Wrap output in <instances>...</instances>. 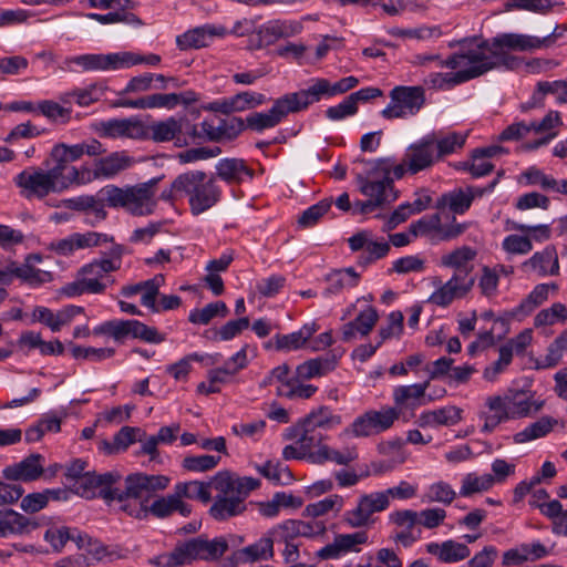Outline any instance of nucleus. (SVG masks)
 I'll use <instances>...</instances> for the list:
<instances>
[{"label":"nucleus","instance_id":"1","mask_svg":"<svg viewBox=\"0 0 567 567\" xmlns=\"http://www.w3.org/2000/svg\"><path fill=\"white\" fill-rule=\"evenodd\" d=\"M171 478L166 475H148L133 473L124 480V492H114L113 496L122 504L121 509L128 515L144 519L150 514L157 518H165L177 512L187 517L192 513V506L178 498L175 491L172 494L156 498L151 505L153 494L164 491L169 485Z\"/></svg>","mask_w":567,"mask_h":567},{"label":"nucleus","instance_id":"2","mask_svg":"<svg viewBox=\"0 0 567 567\" xmlns=\"http://www.w3.org/2000/svg\"><path fill=\"white\" fill-rule=\"evenodd\" d=\"M285 440L293 441L282 449V458L286 461L305 460L311 464L333 462L338 465H348L358 458L355 445H344L340 449L324 443L326 436L321 432L311 431L296 422L287 427L282 434Z\"/></svg>","mask_w":567,"mask_h":567},{"label":"nucleus","instance_id":"3","mask_svg":"<svg viewBox=\"0 0 567 567\" xmlns=\"http://www.w3.org/2000/svg\"><path fill=\"white\" fill-rule=\"evenodd\" d=\"M446 69L464 83L499 68L498 55L488 41H470L447 58Z\"/></svg>","mask_w":567,"mask_h":567},{"label":"nucleus","instance_id":"4","mask_svg":"<svg viewBox=\"0 0 567 567\" xmlns=\"http://www.w3.org/2000/svg\"><path fill=\"white\" fill-rule=\"evenodd\" d=\"M364 172L357 176L360 193L374 200L381 207L398 198L393 181V158L383 157L372 161H360Z\"/></svg>","mask_w":567,"mask_h":567},{"label":"nucleus","instance_id":"5","mask_svg":"<svg viewBox=\"0 0 567 567\" xmlns=\"http://www.w3.org/2000/svg\"><path fill=\"white\" fill-rule=\"evenodd\" d=\"M210 484L217 493L215 503L209 509L215 519L224 520L245 511L247 477H239L230 472L221 471L210 480Z\"/></svg>","mask_w":567,"mask_h":567},{"label":"nucleus","instance_id":"6","mask_svg":"<svg viewBox=\"0 0 567 567\" xmlns=\"http://www.w3.org/2000/svg\"><path fill=\"white\" fill-rule=\"evenodd\" d=\"M174 188L187 198L193 215H199L217 204L220 189L214 178L202 171H190L174 179Z\"/></svg>","mask_w":567,"mask_h":567},{"label":"nucleus","instance_id":"7","mask_svg":"<svg viewBox=\"0 0 567 567\" xmlns=\"http://www.w3.org/2000/svg\"><path fill=\"white\" fill-rule=\"evenodd\" d=\"M13 183L19 188L20 195L29 200H41L50 194L62 193L68 184L64 174L54 166L50 169L28 167L14 176Z\"/></svg>","mask_w":567,"mask_h":567},{"label":"nucleus","instance_id":"8","mask_svg":"<svg viewBox=\"0 0 567 567\" xmlns=\"http://www.w3.org/2000/svg\"><path fill=\"white\" fill-rule=\"evenodd\" d=\"M398 420L399 411L391 409L389 405H384L380 410L370 409L354 417L339 433L338 439L343 440L348 436L363 439L379 435L390 430Z\"/></svg>","mask_w":567,"mask_h":567},{"label":"nucleus","instance_id":"9","mask_svg":"<svg viewBox=\"0 0 567 567\" xmlns=\"http://www.w3.org/2000/svg\"><path fill=\"white\" fill-rule=\"evenodd\" d=\"M124 252L125 249L122 245L113 244L103 258L94 259L79 269L78 272L90 293H102L105 291L109 274L121 268Z\"/></svg>","mask_w":567,"mask_h":567},{"label":"nucleus","instance_id":"10","mask_svg":"<svg viewBox=\"0 0 567 567\" xmlns=\"http://www.w3.org/2000/svg\"><path fill=\"white\" fill-rule=\"evenodd\" d=\"M431 136H423L410 144L401 163L393 161V177L403 178L405 175H416L431 169L437 162V153Z\"/></svg>","mask_w":567,"mask_h":567},{"label":"nucleus","instance_id":"11","mask_svg":"<svg viewBox=\"0 0 567 567\" xmlns=\"http://www.w3.org/2000/svg\"><path fill=\"white\" fill-rule=\"evenodd\" d=\"M143 140L150 138L156 143L174 142L178 147L192 144V136L196 135V125L185 116H169L155 121L150 125L143 124Z\"/></svg>","mask_w":567,"mask_h":567},{"label":"nucleus","instance_id":"12","mask_svg":"<svg viewBox=\"0 0 567 567\" xmlns=\"http://www.w3.org/2000/svg\"><path fill=\"white\" fill-rule=\"evenodd\" d=\"M390 103L381 115L386 120L414 116L425 104V91L422 86L399 85L391 90Z\"/></svg>","mask_w":567,"mask_h":567},{"label":"nucleus","instance_id":"13","mask_svg":"<svg viewBox=\"0 0 567 567\" xmlns=\"http://www.w3.org/2000/svg\"><path fill=\"white\" fill-rule=\"evenodd\" d=\"M429 386L430 380L393 388L392 400L394 405L391 409L399 411V419L402 416L406 420V415L414 416L416 409L443 398L446 393V390L442 389L439 395L427 394Z\"/></svg>","mask_w":567,"mask_h":567},{"label":"nucleus","instance_id":"14","mask_svg":"<svg viewBox=\"0 0 567 567\" xmlns=\"http://www.w3.org/2000/svg\"><path fill=\"white\" fill-rule=\"evenodd\" d=\"M389 508L386 496L380 492L362 494L355 507L344 512L343 522L351 528H362L375 523V514Z\"/></svg>","mask_w":567,"mask_h":567},{"label":"nucleus","instance_id":"15","mask_svg":"<svg viewBox=\"0 0 567 567\" xmlns=\"http://www.w3.org/2000/svg\"><path fill=\"white\" fill-rule=\"evenodd\" d=\"M474 282V278L468 276L466 272L454 271L447 281H434L435 289L430 295L427 302L437 307L446 308L453 301L466 297L472 290Z\"/></svg>","mask_w":567,"mask_h":567},{"label":"nucleus","instance_id":"16","mask_svg":"<svg viewBox=\"0 0 567 567\" xmlns=\"http://www.w3.org/2000/svg\"><path fill=\"white\" fill-rule=\"evenodd\" d=\"M64 70L69 72H105L124 69L123 52L89 53L65 58Z\"/></svg>","mask_w":567,"mask_h":567},{"label":"nucleus","instance_id":"17","mask_svg":"<svg viewBox=\"0 0 567 567\" xmlns=\"http://www.w3.org/2000/svg\"><path fill=\"white\" fill-rule=\"evenodd\" d=\"M503 395L512 420L529 417L538 413L545 405V400L527 388H509L503 392Z\"/></svg>","mask_w":567,"mask_h":567},{"label":"nucleus","instance_id":"18","mask_svg":"<svg viewBox=\"0 0 567 567\" xmlns=\"http://www.w3.org/2000/svg\"><path fill=\"white\" fill-rule=\"evenodd\" d=\"M497 52L499 65L512 66L516 61L514 58L506 59V51L533 52L542 50L539 37L524 33H502L491 41Z\"/></svg>","mask_w":567,"mask_h":567},{"label":"nucleus","instance_id":"19","mask_svg":"<svg viewBox=\"0 0 567 567\" xmlns=\"http://www.w3.org/2000/svg\"><path fill=\"white\" fill-rule=\"evenodd\" d=\"M118 478L120 475L116 473L96 475L89 472L75 482V489L79 495L85 498H93L99 494L105 499L117 501V497H114L113 493L124 492V488H112V485L115 484Z\"/></svg>","mask_w":567,"mask_h":567},{"label":"nucleus","instance_id":"20","mask_svg":"<svg viewBox=\"0 0 567 567\" xmlns=\"http://www.w3.org/2000/svg\"><path fill=\"white\" fill-rule=\"evenodd\" d=\"M114 238L107 234L97 231L74 233L66 238L54 240L50 249L61 256H70L75 250L113 244Z\"/></svg>","mask_w":567,"mask_h":567},{"label":"nucleus","instance_id":"21","mask_svg":"<svg viewBox=\"0 0 567 567\" xmlns=\"http://www.w3.org/2000/svg\"><path fill=\"white\" fill-rule=\"evenodd\" d=\"M368 543V534L364 530H358L350 534H338L333 542L327 544L316 553V556L322 560L339 559L348 553H359L360 546Z\"/></svg>","mask_w":567,"mask_h":567},{"label":"nucleus","instance_id":"22","mask_svg":"<svg viewBox=\"0 0 567 567\" xmlns=\"http://www.w3.org/2000/svg\"><path fill=\"white\" fill-rule=\"evenodd\" d=\"M352 251L363 250L360 257L362 264H370L385 257L390 251V244L383 238L377 239L371 231L362 230L348 239Z\"/></svg>","mask_w":567,"mask_h":567},{"label":"nucleus","instance_id":"23","mask_svg":"<svg viewBox=\"0 0 567 567\" xmlns=\"http://www.w3.org/2000/svg\"><path fill=\"white\" fill-rule=\"evenodd\" d=\"M230 123L231 132H229L226 121L219 117L215 116L209 120H204L199 128L196 125V135L192 136V143L197 140L220 141L225 137L229 138L245 127L244 121L239 118H231Z\"/></svg>","mask_w":567,"mask_h":567},{"label":"nucleus","instance_id":"24","mask_svg":"<svg viewBox=\"0 0 567 567\" xmlns=\"http://www.w3.org/2000/svg\"><path fill=\"white\" fill-rule=\"evenodd\" d=\"M478 417L483 421L482 432L491 433L499 424L512 421L503 393L488 395Z\"/></svg>","mask_w":567,"mask_h":567},{"label":"nucleus","instance_id":"25","mask_svg":"<svg viewBox=\"0 0 567 567\" xmlns=\"http://www.w3.org/2000/svg\"><path fill=\"white\" fill-rule=\"evenodd\" d=\"M319 102L313 80L308 89L285 94L275 101L274 106L281 118L290 113H298Z\"/></svg>","mask_w":567,"mask_h":567},{"label":"nucleus","instance_id":"26","mask_svg":"<svg viewBox=\"0 0 567 567\" xmlns=\"http://www.w3.org/2000/svg\"><path fill=\"white\" fill-rule=\"evenodd\" d=\"M155 183L128 186L127 212L135 216L151 215L156 207Z\"/></svg>","mask_w":567,"mask_h":567},{"label":"nucleus","instance_id":"27","mask_svg":"<svg viewBox=\"0 0 567 567\" xmlns=\"http://www.w3.org/2000/svg\"><path fill=\"white\" fill-rule=\"evenodd\" d=\"M379 320V315L373 306H365L354 319L348 321L341 327L343 341H351L358 337H367Z\"/></svg>","mask_w":567,"mask_h":567},{"label":"nucleus","instance_id":"28","mask_svg":"<svg viewBox=\"0 0 567 567\" xmlns=\"http://www.w3.org/2000/svg\"><path fill=\"white\" fill-rule=\"evenodd\" d=\"M43 473V456L31 454L19 463L3 468L2 475L9 481L32 482L38 480Z\"/></svg>","mask_w":567,"mask_h":567},{"label":"nucleus","instance_id":"29","mask_svg":"<svg viewBox=\"0 0 567 567\" xmlns=\"http://www.w3.org/2000/svg\"><path fill=\"white\" fill-rule=\"evenodd\" d=\"M225 32L224 27L205 24L178 35L176 44L181 50L200 49L207 47L214 38L223 37Z\"/></svg>","mask_w":567,"mask_h":567},{"label":"nucleus","instance_id":"30","mask_svg":"<svg viewBox=\"0 0 567 567\" xmlns=\"http://www.w3.org/2000/svg\"><path fill=\"white\" fill-rule=\"evenodd\" d=\"M425 550L443 564L458 563L471 555V550L466 544L458 543L454 539H447L442 543H429L425 545Z\"/></svg>","mask_w":567,"mask_h":567},{"label":"nucleus","instance_id":"31","mask_svg":"<svg viewBox=\"0 0 567 567\" xmlns=\"http://www.w3.org/2000/svg\"><path fill=\"white\" fill-rule=\"evenodd\" d=\"M297 422L301 423V426L308 427L315 432H318V430L330 431L342 424V416L336 413L330 406L320 405L312 409Z\"/></svg>","mask_w":567,"mask_h":567},{"label":"nucleus","instance_id":"32","mask_svg":"<svg viewBox=\"0 0 567 567\" xmlns=\"http://www.w3.org/2000/svg\"><path fill=\"white\" fill-rule=\"evenodd\" d=\"M38 527L39 524L35 520L13 509H0V538L29 534Z\"/></svg>","mask_w":567,"mask_h":567},{"label":"nucleus","instance_id":"33","mask_svg":"<svg viewBox=\"0 0 567 567\" xmlns=\"http://www.w3.org/2000/svg\"><path fill=\"white\" fill-rule=\"evenodd\" d=\"M522 266L540 277L557 276L559 274V260L554 246H547L542 251L535 252Z\"/></svg>","mask_w":567,"mask_h":567},{"label":"nucleus","instance_id":"34","mask_svg":"<svg viewBox=\"0 0 567 567\" xmlns=\"http://www.w3.org/2000/svg\"><path fill=\"white\" fill-rule=\"evenodd\" d=\"M461 420L462 410L454 405H446L440 409L422 412L416 423L421 427H437L455 425Z\"/></svg>","mask_w":567,"mask_h":567},{"label":"nucleus","instance_id":"35","mask_svg":"<svg viewBox=\"0 0 567 567\" xmlns=\"http://www.w3.org/2000/svg\"><path fill=\"white\" fill-rule=\"evenodd\" d=\"M133 164L134 158L126 152H114L96 161L93 176L94 178H111L130 168Z\"/></svg>","mask_w":567,"mask_h":567},{"label":"nucleus","instance_id":"36","mask_svg":"<svg viewBox=\"0 0 567 567\" xmlns=\"http://www.w3.org/2000/svg\"><path fill=\"white\" fill-rule=\"evenodd\" d=\"M101 134L106 137L143 140V122L133 120H111L101 123Z\"/></svg>","mask_w":567,"mask_h":567},{"label":"nucleus","instance_id":"37","mask_svg":"<svg viewBox=\"0 0 567 567\" xmlns=\"http://www.w3.org/2000/svg\"><path fill=\"white\" fill-rule=\"evenodd\" d=\"M196 559L193 539L177 545L172 551L155 556L151 564L157 567H178Z\"/></svg>","mask_w":567,"mask_h":567},{"label":"nucleus","instance_id":"38","mask_svg":"<svg viewBox=\"0 0 567 567\" xmlns=\"http://www.w3.org/2000/svg\"><path fill=\"white\" fill-rule=\"evenodd\" d=\"M476 250L470 246L457 247L444 255L440 259V265L445 268L464 271L468 276L473 270L472 261L476 258Z\"/></svg>","mask_w":567,"mask_h":567},{"label":"nucleus","instance_id":"39","mask_svg":"<svg viewBox=\"0 0 567 567\" xmlns=\"http://www.w3.org/2000/svg\"><path fill=\"white\" fill-rule=\"evenodd\" d=\"M360 275L353 268H344L331 271L327 276L328 286L323 290L324 297L338 295L346 289L358 286Z\"/></svg>","mask_w":567,"mask_h":567},{"label":"nucleus","instance_id":"40","mask_svg":"<svg viewBox=\"0 0 567 567\" xmlns=\"http://www.w3.org/2000/svg\"><path fill=\"white\" fill-rule=\"evenodd\" d=\"M316 323H306L298 331L288 334H277L275 343L277 350L293 351L301 349L306 342L316 333Z\"/></svg>","mask_w":567,"mask_h":567},{"label":"nucleus","instance_id":"41","mask_svg":"<svg viewBox=\"0 0 567 567\" xmlns=\"http://www.w3.org/2000/svg\"><path fill=\"white\" fill-rule=\"evenodd\" d=\"M259 514L266 518H275L279 515L281 507H299L301 502L293 495L285 492H277L272 498L265 502H254Z\"/></svg>","mask_w":567,"mask_h":567},{"label":"nucleus","instance_id":"42","mask_svg":"<svg viewBox=\"0 0 567 567\" xmlns=\"http://www.w3.org/2000/svg\"><path fill=\"white\" fill-rule=\"evenodd\" d=\"M224 544V553L230 550L231 554L225 558L224 567H237L248 560V547H243L245 543L244 535L229 534L220 537Z\"/></svg>","mask_w":567,"mask_h":567},{"label":"nucleus","instance_id":"43","mask_svg":"<svg viewBox=\"0 0 567 567\" xmlns=\"http://www.w3.org/2000/svg\"><path fill=\"white\" fill-rule=\"evenodd\" d=\"M471 196L463 188H455L447 192L437 199L435 207L437 209H449L455 215L465 214L471 207Z\"/></svg>","mask_w":567,"mask_h":567},{"label":"nucleus","instance_id":"44","mask_svg":"<svg viewBox=\"0 0 567 567\" xmlns=\"http://www.w3.org/2000/svg\"><path fill=\"white\" fill-rule=\"evenodd\" d=\"M336 365L337 360L334 357H319L299 364L297 367V374L305 380L320 378L334 370Z\"/></svg>","mask_w":567,"mask_h":567},{"label":"nucleus","instance_id":"45","mask_svg":"<svg viewBox=\"0 0 567 567\" xmlns=\"http://www.w3.org/2000/svg\"><path fill=\"white\" fill-rule=\"evenodd\" d=\"M210 488V481L207 483L200 481H189L177 483L174 486V491L179 499H198L205 504L209 503L212 499Z\"/></svg>","mask_w":567,"mask_h":567},{"label":"nucleus","instance_id":"46","mask_svg":"<svg viewBox=\"0 0 567 567\" xmlns=\"http://www.w3.org/2000/svg\"><path fill=\"white\" fill-rule=\"evenodd\" d=\"M313 83L320 101L323 96L331 97L354 89L359 84V80L358 78L350 75L332 84L324 78H317L313 79Z\"/></svg>","mask_w":567,"mask_h":567},{"label":"nucleus","instance_id":"47","mask_svg":"<svg viewBox=\"0 0 567 567\" xmlns=\"http://www.w3.org/2000/svg\"><path fill=\"white\" fill-rule=\"evenodd\" d=\"M426 136H431L434 142L437 159L441 161L444 156L453 154L464 146L467 133L452 132L443 136L431 133Z\"/></svg>","mask_w":567,"mask_h":567},{"label":"nucleus","instance_id":"48","mask_svg":"<svg viewBox=\"0 0 567 567\" xmlns=\"http://www.w3.org/2000/svg\"><path fill=\"white\" fill-rule=\"evenodd\" d=\"M518 182L525 186H538L545 192L557 193L558 179L536 166H530L522 172Z\"/></svg>","mask_w":567,"mask_h":567},{"label":"nucleus","instance_id":"49","mask_svg":"<svg viewBox=\"0 0 567 567\" xmlns=\"http://www.w3.org/2000/svg\"><path fill=\"white\" fill-rule=\"evenodd\" d=\"M82 150L80 143L74 145L58 143L52 147L50 158L54 164L53 166L59 167L61 174H64V172L69 169V163L75 162L83 156Z\"/></svg>","mask_w":567,"mask_h":567},{"label":"nucleus","instance_id":"50","mask_svg":"<svg viewBox=\"0 0 567 567\" xmlns=\"http://www.w3.org/2000/svg\"><path fill=\"white\" fill-rule=\"evenodd\" d=\"M441 225L442 220L440 214L423 216L410 224L415 238L425 237L431 241H441Z\"/></svg>","mask_w":567,"mask_h":567},{"label":"nucleus","instance_id":"51","mask_svg":"<svg viewBox=\"0 0 567 567\" xmlns=\"http://www.w3.org/2000/svg\"><path fill=\"white\" fill-rule=\"evenodd\" d=\"M494 486V480L491 474L478 475L475 472L467 473L462 477L460 495L471 497L474 494L483 493Z\"/></svg>","mask_w":567,"mask_h":567},{"label":"nucleus","instance_id":"52","mask_svg":"<svg viewBox=\"0 0 567 567\" xmlns=\"http://www.w3.org/2000/svg\"><path fill=\"white\" fill-rule=\"evenodd\" d=\"M557 424V420L550 416H543L536 422L526 426L523 431L515 434V442L525 443L548 434Z\"/></svg>","mask_w":567,"mask_h":567},{"label":"nucleus","instance_id":"53","mask_svg":"<svg viewBox=\"0 0 567 567\" xmlns=\"http://www.w3.org/2000/svg\"><path fill=\"white\" fill-rule=\"evenodd\" d=\"M189 93H155L146 95L147 109H167L172 110L178 104H188L195 101L194 97H188Z\"/></svg>","mask_w":567,"mask_h":567},{"label":"nucleus","instance_id":"54","mask_svg":"<svg viewBox=\"0 0 567 567\" xmlns=\"http://www.w3.org/2000/svg\"><path fill=\"white\" fill-rule=\"evenodd\" d=\"M196 559L215 560L224 554V544L220 537L207 539L203 537L193 538Z\"/></svg>","mask_w":567,"mask_h":567},{"label":"nucleus","instance_id":"55","mask_svg":"<svg viewBox=\"0 0 567 567\" xmlns=\"http://www.w3.org/2000/svg\"><path fill=\"white\" fill-rule=\"evenodd\" d=\"M229 310L224 301H215L202 309L190 311L188 320L195 324H207L216 317H226Z\"/></svg>","mask_w":567,"mask_h":567},{"label":"nucleus","instance_id":"56","mask_svg":"<svg viewBox=\"0 0 567 567\" xmlns=\"http://www.w3.org/2000/svg\"><path fill=\"white\" fill-rule=\"evenodd\" d=\"M131 336L148 343H162L165 336L159 333L156 328L146 326L138 320H126V337Z\"/></svg>","mask_w":567,"mask_h":567},{"label":"nucleus","instance_id":"57","mask_svg":"<svg viewBox=\"0 0 567 567\" xmlns=\"http://www.w3.org/2000/svg\"><path fill=\"white\" fill-rule=\"evenodd\" d=\"M217 173L224 181L235 183L248 175V169L243 159L230 158L223 159L217 164Z\"/></svg>","mask_w":567,"mask_h":567},{"label":"nucleus","instance_id":"58","mask_svg":"<svg viewBox=\"0 0 567 567\" xmlns=\"http://www.w3.org/2000/svg\"><path fill=\"white\" fill-rule=\"evenodd\" d=\"M344 505L343 497L337 494L329 495L316 503L308 504L305 513L310 517H320L330 512H340Z\"/></svg>","mask_w":567,"mask_h":567},{"label":"nucleus","instance_id":"59","mask_svg":"<svg viewBox=\"0 0 567 567\" xmlns=\"http://www.w3.org/2000/svg\"><path fill=\"white\" fill-rule=\"evenodd\" d=\"M246 360V349L243 348L225 363L223 369L210 371L208 378H210L212 382H217V384L225 382L227 377L235 374L245 367Z\"/></svg>","mask_w":567,"mask_h":567},{"label":"nucleus","instance_id":"60","mask_svg":"<svg viewBox=\"0 0 567 567\" xmlns=\"http://www.w3.org/2000/svg\"><path fill=\"white\" fill-rule=\"evenodd\" d=\"M389 34L401 38V39H415V40H429L437 39L442 35L441 28L437 25H422L419 28L402 29L392 28L389 30Z\"/></svg>","mask_w":567,"mask_h":567},{"label":"nucleus","instance_id":"61","mask_svg":"<svg viewBox=\"0 0 567 567\" xmlns=\"http://www.w3.org/2000/svg\"><path fill=\"white\" fill-rule=\"evenodd\" d=\"M567 319V308L564 303L555 302L549 308L540 310L534 318L535 327L553 326Z\"/></svg>","mask_w":567,"mask_h":567},{"label":"nucleus","instance_id":"62","mask_svg":"<svg viewBox=\"0 0 567 567\" xmlns=\"http://www.w3.org/2000/svg\"><path fill=\"white\" fill-rule=\"evenodd\" d=\"M100 195L109 207L123 208L127 212L128 186L121 188L115 185H107L101 189Z\"/></svg>","mask_w":567,"mask_h":567},{"label":"nucleus","instance_id":"63","mask_svg":"<svg viewBox=\"0 0 567 567\" xmlns=\"http://www.w3.org/2000/svg\"><path fill=\"white\" fill-rule=\"evenodd\" d=\"M567 352V332L561 333L547 349V353L540 361L542 368H554L560 363Z\"/></svg>","mask_w":567,"mask_h":567},{"label":"nucleus","instance_id":"64","mask_svg":"<svg viewBox=\"0 0 567 567\" xmlns=\"http://www.w3.org/2000/svg\"><path fill=\"white\" fill-rule=\"evenodd\" d=\"M332 205L331 199H322L308 207L298 218V225L302 228L313 227L324 216Z\"/></svg>","mask_w":567,"mask_h":567}]
</instances>
